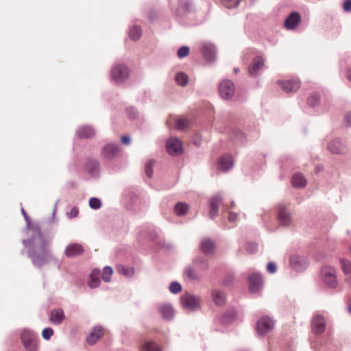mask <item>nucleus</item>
<instances>
[{
    "mask_svg": "<svg viewBox=\"0 0 351 351\" xmlns=\"http://www.w3.org/2000/svg\"><path fill=\"white\" fill-rule=\"evenodd\" d=\"M31 244L29 256L34 265L40 267L46 263L50 257L49 242L41 235H38L36 240L35 236L33 237Z\"/></svg>",
    "mask_w": 351,
    "mask_h": 351,
    "instance_id": "1",
    "label": "nucleus"
},
{
    "mask_svg": "<svg viewBox=\"0 0 351 351\" xmlns=\"http://www.w3.org/2000/svg\"><path fill=\"white\" fill-rule=\"evenodd\" d=\"M322 276L324 282L329 287L335 288L337 285L336 269L330 266H324L322 269Z\"/></svg>",
    "mask_w": 351,
    "mask_h": 351,
    "instance_id": "2",
    "label": "nucleus"
},
{
    "mask_svg": "<svg viewBox=\"0 0 351 351\" xmlns=\"http://www.w3.org/2000/svg\"><path fill=\"white\" fill-rule=\"evenodd\" d=\"M110 74L112 80L116 83H122L128 77L129 69L125 65H115L112 68Z\"/></svg>",
    "mask_w": 351,
    "mask_h": 351,
    "instance_id": "3",
    "label": "nucleus"
},
{
    "mask_svg": "<svg viewBox=\"0 0 351 351\" xmlns=\"http://www.w3.org/2000/svg\"><path fill=\"white\" fill-rule=\"evenodd\" d=\"M181 302L185 309L195 311L200 307L201 299L198 296L185 293L181 298Z\"/></svg>",
    "mask_w": 351,
    "mask_h": 351,
    "instance_id": "4",
    "label": "nucleus"
},
{
    "mask_svg": "<svg viewBox=\"0 0 351 351\" xmlns=\"http://www.w3.org/2000/svg\"><path fill=\"white\" fill-rule=\"evenodd\" d=\"M21 337L23 344L27 351H36L37 350V339L32 332L24 330Z\"/></svg>",
    "mask_w": 351,
    "mask_h": 351,
    "instance_id": "5",
    "label": "nucleus"
},
{
    "mask_svg": "<svg viewBox=\"0 0 351 351\" xmlns=\"http://www.w3.org/2000/svg\"><path fill=\"white\" fill-rule=\"evenodd\" d=\"M274 326V321L269 317H261L256 324V330L260 335H264L271 331Z\"/></svg>",
    "mask_w": 351,
    "mask_h": 351,
    "instance_id": "6",
    "label": "nucleus"
},
{
    "mask_svg": "<svg viewBox=\"0 0 351 351\" xmlns=\"http://www.w3.org/2000/svg\"><path fill=\"white\" fill-rule=\"evenodd\" d=\"M166 147L167 152L172 156L180 155L183 152L182 141L176 137L169 138Z\"/></svg>",
    "mask_w": 351,
    "mask_h": 351,
    "instance_id": "7",
    "label": "nucleus"
},
{
    "mask_svg": "<svg viewBox=\"0 0 351 351\" xmlns=\"http://www.w3.org/2000/svg\"><path fill=\"white\" fill-rule=\"evenodd\" d=\"M219 91L222 98L229 99L234 94V85L230 80H224L219 84Z\"/></svg>",
    "mask_w": 351,
    "mask_h": 351,
    "instance_id": "8",
    "label": "nucleus"
},
{
    "mask_svg": "<svg viewBox=\"0 0 351 351\" xmlns=\"http://www.w3.org/2000/svg\"><path fill=\"white\" fill-rule=\"evenodd\" d=\"M311 327L313 332L317 335L324 332L326 327L324 316L319 314L315 315L311 322Z\"/></svg>",
    "mask_w": 351,
    "mask_h": 351,
    "instance_id": "9",
    "label": "nucleus"
},
{
    "mask_svg": "<svg viewBox=\"0 0 351 351\" xmlns=\"http://www.w3.org/2000/svg\"><path fill=\"white\" fill-rule=\"evenodd\" d=\"M120 152L119 147L113 143L106 145L102 149L101 154L107 160H112L117 157Z\"/></svg>",
    "mask_w": 351,
    "mask_h": 351,
    "instance_id": "10",
    "label": "nucleus"
},
{
    "mask_svg": "<svg viewBox=\"0 0 351 351\" xmlns=\"http://www.w3.org/2000/svg\"><path fill=\"white\" fill-rule=\"evenodd\" d=\"M250 290L256 293L259 291L263 285V278L258 274H252L249 276Z\"/></svg>",
    "mask_w": 351,
    "mask_h": 351,
    "instance_id": "11",
    "label": "nucleus"
},
{
    "mask_svg": "<svg viewBox=\"0 0 351 351\" xmlns=\"http://www.w3.org/2000/svg\"><path fill=\"white\" fill-rule=\"evenodd\" d=\"M280 84L283 90L287 93L295 92L300 86V82L298 80L292 79L280 82Z\"/></svg>",
    "mask_w": 351,
    "mask_h": 351,
    "instance_id": "12",
    "label": "nucleus"
},
{
    "mask_svg": "<svg viewBox=\"0 0 351 351\" xmlns=\"http://www.w3.org/2000/svg\"><path fill=\"white\" fill-rule=\"evenodd\" d=\"M104 335V329L101 326L95 327L86 337V341L90 345L95 344Z\"/></svg>",
    "mask_w": 351,
    "mask_h": 351,
    "instance_id": "13",
    "label": "nucleus"
},
{
    "mask_svg": "<svg viewBox=\"0 0 351 351\" xmlns=\"http://www.w3.org/2000/svg\"><path fill=\"white\" fill-rule=\"evenodd\" d=\"M300 21V14L298 12H293L286 19L285 26L288 29H293L298 27Z\"/></svg>",
    "mask_w": 351,
    "mask_h": 351,
    "instance_id": "14",
    "label": "nucleus"
},
{
    "mask_svg": "<svg viewBox=\"0 0 351 351\" xmlns=\"http://www.w3.org/2000/svg\"><path fill=\"white\" fill-rule=\"evenodd\" d=\"M278 219L279 222L283 226H287L291 223V219L290 213L287 211V208L283 205L279 206Z\"/></svg>",
    "mask_w": 351,
    "mask_h": 351,
    "instance_id": "15",
    "label": "nucleus"
},
{
    "mask_svg": "<svg viewBox=\"0 0 351 351\" xmlns=\"http://www.w3.org/2000/svg\"><path fill=\"white\" fill-rule=\"evenodd\" d=\"M202 53L204 58L208 62H212L215 57V47L209 43L203 44L202 46Z\"/></svg>",
    "mask_w": 351,
    "mask_h": 351,
    "instance_id": "16",
    "label": "nucleus"
},
{
    "mask_svg": "<svg viewBox=\"0 0 351 351\" xmlns=\"http://www.w3.org/2000/svg\"><path fill=\"white\" fill-rule=\"evenodd\" d=\"M83 247L78 243H71L65 249V255L67 257H74L83 253Z\"/></svg>",
    "mask_w": 351,
    "mask_h": 351,
    "instance_id": "17",
    "label": "nucleus"
},
{
    "mask_svg": "<svg viewBox=\"0 0 351 351\" xmlns=\"http://www.w3.org/2000/svg\"><path fill=\"white\" fill-rule=\"evenodd\" d=\"M65 315L63 310L60 308L53 309L50 313L49 320L56 325L60 324L64 319Z\"/></svg>",
    "mask_w": 351,
    "mask_h": 351,
    "instance_id": "18",
    "label": "nucleus"
},
{
    "mask_svg": "<svg viewBox=\"0 0 351 351\" xmlns=\"http://www.w3.org/2000/svg\"><path fill=\"white\" fill-rule=\"evenodd\" d=\"M222 199L219 195L213 196L210 200V210L209 212V217L214 219L218 214V205L221 203Z\"/></svg>",
    "mask_w": 351,
    "mask_h": 351,
    "instance_id": "19",
    "label": "nucleus"
},
{
    "mask_svg": "<svg viewBox=\"0 0 351 351\" xmlns=\"http://www.w3.org/2000/svg\"><path fill=\"white\" fill-rule=\"evenodd\" d=\"M218 164L219 169L226 171L233 166L232 158L228 154H225L219 158Z\"/></svg>",
    "mask_w": 351,
    "mask_h": 351,
    "instance_id": "20",
    "label": "nucleus"
},
{
    "mask_svg": "<svg viewBox=\"0 0 351 351\" xmlns=\"http://www.w3.org/2000/svg\"><path fill=\"white\" fill-rule=\"evenodd\" d=\"M215 248V243L210 239H204L200 245L201 251L206 255L211 254Z\"/></svg>",
    "mask_w": 351,
    "mask_h": 351,
    "instance_id": "21",
    "label": "nucleus"
},
{
    "mask_svg": "<svg viewBox=\"0 0 351 351\" xmlns=\"http://www.w3.org/2000/svg\"><path fill=\"white\" fill-rule=\"evenodd\" d=\"M264 59L261 56L256 57L253 60L252 65L249 68L250 75H255L258 71L263 67Z\"/></svg>",
    "mask_w": 351,
    "mask_h": 351,
    "instance_id": "22",
    "label": "nucleus"
},
{
    "mask_svg": "<svg viewBox=\"0 0 351 351\" xmlns=\"http://www.w3.org/2000/svg\"><path fill=\"white\" fill-rule=\"evenodd\" d=\"M77 135L80 138H88L95 135V131L90 126H82L77 130Z\"/></svg>",
    "mask_w": 351,
    "mask_h": 351,
    "instance_id": "23",
    "label": "nucleus"
},
{
    "mask_svg": "<svg viewBox=\"0 0 351 351\" xmlns=\"http://www.w3.org/2000/svg\"><path fill=\"white\" fill-rule=\"evenodd\" d=\"M89 278V287L91 289L97 287L100 284V271L97 269H93L90 273Z\"/></svg>",
    "mask_w": 351,
    "mask_h": 351,
    "instance_id": "24",
    "label": "nucleus"
},
{
    "mask_svg": "<svg viewBox=\"0 0 351 351\" xmlns=\"http://www.w3.org/2000/svg\"><path fill=\"white\" fill-rule=\"evenodd\" d=\"M328 150L333 154H341L346 151V147L339 140H335L330 143Z\"/></svg>",
    "mask_w": 351,
    "mask_h": 351,
    "instance_id": "25",
    "label": "nucleus"
},
{
    "mask_svg": "<svg viewBox=\"0 0 351 351\" xmlns=\"http://www.w3.org/2000/svg\"><path fill=\"white\" fill-rule=\"evenodd\" d=\"M159 311L164 319L169 320L173 317L174 313L171 306L162 304L159 307Z\"/></svg>",
    "mask_w": 351,
    "mask_h": 351,
    "instance_id": "26",
    "label": "nucleus"
},
{
    "mask_svg": "<svg viewBox=\"0 0 351 351\" xmlns=\"http://www.w3.org/2000/svg\"><path fill=\"white\" fill-rule=\"evenodd\" d=\"M292 184L294 187H304L306 184V180L301 173H295L292 178Z\"/></svg>",
    "mask_w": 351,
    "mask_h": 351,
    "instance_id": "27",
    "label": "nucleus"
},
{
    "mask_svg": "<svg viewBox=\"0 0 351 351\" xmlns=\"http://www.w3.org/2000/svg\"><path fill=\"white\" fill-rule=\"evenodd\" d=\"M303 259L298 256V255H293L290 256L289 259V263L290 265L297 271L301 270L302 269V263Z\"/></svg>",
    "mask_w": 351,
    "mask_h": 351,
    "instance_id": "28",
    "label": "nucleus"
},
{
    "mask_svg": "<svg viewBox=\"0 0 351 351\" xmlns=\"http://www.w3.org/2000/svg\"><path fill=\"white\" fill-rule=\"evenodd\" d=\"M212 297L215 304L218 306H221L225 302V295L219 290H213L212 292Z\"/></svg>",
    "mask_w": 351,
    "mask_h": 351,
    "instance_id": "29",
    "label": "nucleus"
},
{
    "mask_svg": "<svg viewBox=\"0 0 351 351\" xmlns=\"http://www.w3.org/2000/svg\"><path fill=\"white\" fill-rule=\"evenodd\" d=\"M117 272L125 277H132L134 274V269L132 267H128L125 265H119L116 267Z\"/></svg>",
    "mask_w": 351,
    "mask_h": 351,
    "instance_id": "30",
    "label": "nucleus"
},
{
    "mask_svg": "<svg viewBox=\"0 0 351 351\" xmlns=\"http://www.w3.org/2000/svg\"><path fill=\"white\" fill-rule=\"evenodd\" d=\"M191 122L185 117H180L176 121L175 127L178 130H184L190 127Z\"/></svg>",
    "mask_w": 351,
    "mask_h": 351,
    "instance_id": "31",
    "label": "nucleus"
},
{
    "mask_svg": "<svg viewBox=\"0 0 351 351\" xmlns=\"http://www.w3.org/2000/svg\"><path fill=\"white\" fill-rule=\"evenodd\" d=\"M142 35V30L139 26H132L129 31L130 38L133 40H138Z\"/></svg>",
    "mask_w": 351,
    "mask_h": 351,
    "instance_id": "32",
    "label": "nucleus"
},
{
    "mask_svg": "<svg viewBox=\"0 0 351 351\" xmlns=\"http://www.w3.org/2000/svg\"><path fill=\"white\" fill-rule=\"evenodd\" d=\"M341 269L346 276L351 274V262L345 258H341L339 261Z\"/></svg>",
    "mask_w": 351,
    "mask_h": 351,
    "instance_id": "33",
    "label": "nucleus"
},
{
    "mask_svg": "<svg viewBox=\"0 0 351 351\" xmlns=\"http://www.w3.org/2000/svg\"><path fill=\"white\" fill-rule=\"evenodd\" d=\"M188 209V205L184 203L180 202L175 206V212L178 215H185L187 213Z\"/></svg>",
    "mask_w": 351,
    "mask_h": 351,
    "instance_id": "34",
    "label": "nucleus"
},
{
    "mask_svg": "<svg viewBox=\"0 0 351 351\" xmlns=\"http://www.w3.org/2000/svg\"><path fill=\"white\" fill-rule=\"evenodd\" d=\"M176 81L179 85L184 86L188 84L189 77L187 75L182 72H180L176 75Z\"/></svg>",
    "mask_w": 351,
    "mask_h": 351,
    "instance_id": "35",
    "label": "nucleus"
},
{
    "mask_svg": "<svg viewBox=\"0 0 351 351\" xmlns=\"http://www.w3.org/2000/svg\"><path fill=\"white\" fill-rule=\"evenodd\" d=\"M144 351H161L160 348L155 342L147 341L143 345Z\"/></svg>",
    "mask_w": 351,
    "mask_h": 351,
    "instance_id": "36",
    "label": "nucleus"
},
{
    "mask_svg": "<svg viewBox=\"0 0 351 351\" xmlns=\"http://www.w3.org/2000/svg\"><path fill=\"white\" fill-rule=\"evenodd\" d=\"M184 276L191 280H198L199 275L191 267H187L184 270Z\"/></svg>",
    "mask_w": 351,
    "mask_h": 351,
    "instance_id": "37",
    "label": "nucleus"
},
{
    "mask_svg": "<svg viewBox=\"0 0 351 351\" xmlns=\"http://www.w3.org/2000/svg\"><path fill=\"white\" fill-rule=\"evenodd\" d=\"M112 273H113V269L112 267H110L109 266L105 267L104 269L103 275H102L103 280L106 282H110V277H111Z\"/></svg>",
    "mask_w": 351,
    "mask_h": 351,
    "instance_id": "38",
    "label": "nucleus"
},
{
    "mask_svg": "<svg viewBox=\"0 0 351 351\" xmlns=\"http://www.w3.org/2000/svg\"><path fill=\"white\" fill-rule=\"evenodd\" d=\"M154 165V161L152 160H150L147 162L145 164V171L146 173V175L148 178H151L153 176V170L152 168Z\"/></svg>",
    "mask_w": 351,
    "mask_h": 351,
    "instance_id": "39",
    "label": "nucleus"
},
{
    "mask_svg": "<svg viewBox=\"0 0 351 351\" xmlns=\"http://www.w3.org/2000/svg\"><path fill=\"white\" fill-rule=\"evenodd\" d=\"M220 1L227 8H233L239 5L240 0H220Z\"/></svg>",
    "mask_w": 351,
    "mask_h": 351,
    "instance_id": "40",
    "label": "nucleus"
},
{
    "mask_svg": "<svg viewBox=\"0 0 351 351\" xmlns=\"http://www.w3.org/2000/svg\"><path fill=\"white\" fill-rule=\"evenodd\" d=\"M89 206L93 209H98L101 207V202L98 198L91 197L89 199Z\"/></svg>",
    "mask_w": 351,
    "mask_h": 351,
    "instance_id": "41",
    "label": "nucleus"
},
{
    "mask_svg": "<svg viewBox=\"0 0 351 351\" xmlns=\"http://www.w3.org/2000/svg\"><path fill=\"white\" fill-rule=\"evenodd\" d=\"M202 264V269L203 270H206L208 269V261L203 258H196L195 260H194V264L195 265H199V264Z\"/></svg>",
    "mask_w": 351,
    "mask_h": 351,
    "instance_id": "42",
    "label": "nucleus"
},
{
    "mask_svg": "<svg viewBox=\"0 0 351 351\" xmlns=\"http://www.w3.org/2000/svg\"><path fill=\"white\" fill-rule=\"evenodd\" d=\"M169 290L173 293H178L181 291L182 287L180 283L173 282L170 285Z\"/></svg>",
    "mask_w": 351,
    "mask_h": 351,
    "instance_id": "43",
    "label": "nucleus"
},
{
    "mask_svg": "<svg viewBox=\"0 0 351 351\" xmlns=\"http://www.w3.org/2000/svg\"><path fill=\"white\" fill-rule=\"evenodd\" d=\"M189 48L186 46L180 47L178 51V56L180 58H183L189 55Z\"/></svg>",
    "mask_w": 351,
    "mask_h": 351,
    "instance_id": "44",
    "label": "nucleus"
},
{
    "mask_svg": "<svg viewBox=\"0 0 351 351\" xmlns=\"http://www.w3.org/2000/svg\"><path fill=\"white\" fill-rule=\"evenodd\" d=\"M97 167L98 163L95 160H90L86 165V168L90 173L93 172L97 168Z\"/></svg>",
    "mask_w": 351,
    "mask_h": 351,
    "instance_id": "45",
    "label": "nucleus"
},
{
    "mask_svg": "<svg viewBox=\"0 0 351 351\" xmlns=\"http://www.w3.org/2000/svg\"><path fill=\"white\" fill-rule=\"evenodd\" d=\"M53 335V330L51 328H46L42 331V336L46 340H49Z\"/></svg>",
    "mask_w": 351,
    "mask_h": 351,
    "instance_id": "46",
    "label": "nucleus"
},
{
    "mask_svg": "<svg viewBox=\"0 0 351 351\" xmlns=\"http://www.w3.org/2000/svg\"><path fill=\"white\" fill-rule=\"evenodd\" d=\"M319 101V97L316 94L312 95L308 99V103L311 106H315Z\"/></svg>",
    "mask_w": 351,
    "mask_h": 351,
    "instance_id": "47",
    "label": "nucleus"
},
{
    "mask_svg": "<svg viewBox=\"0 0 351 351\" xmlns=\"http://www.w3.org/2000/svg\"><path fill=\"white\" fill-rule=\"evenodd\" d=\"M79 213L78 208L76 206H74L71 208L69 213H67V215L69 218H73L77 216Z\"/></svg>",
    "mask_w": 351,
    "mask_h": 351,
    "instance_id": "48",
    "label": "nucleus"
},
{
    "mask_svg": "<svg viewBox=\"0 0 351 351\" xmlns=\"http://www.w3.org/2000/svg\"><path fill=\"white\" fill-rule=\"evenodd\" d=\"M267 269L268 272H269L271 274L275 273L276 271V264L273 262L269 263L267 265Z\"/></svg>",
    "mask_w": 351,
    "mask_h": 351,
    "instance_id": "49",
    "label": "nucleus"
},
{
    "mask_svg": "<svg viewBox=\"0 0 351 351\" xmlns=\"http://www.w3.org/2000/svg\"><path fill=\"white\" fill-rule=\"evenodd\" d=\"M343 9L346 12L351 11V0H346L343 3Z\"/></svg>",
    "mask_w": 351,
    "mask_h": 351,
    "instance_id": "50",
    "label": "nucleus"
},
{
    "mask_svg": "<svg viewBox=\"0 0 351 351\" xmlns=\"http://www.w3.org/2000/svg\"><path fill=\"white\" fill-rule=\"evenodd\" d=\"M257 246L256 244H247L246 249L249 253H253L256 250Z\"/></svg>",
    "mask_w": 351,
    "mask_h": 351,
    "instance_id": "51",
    "label": "nucleus"
},
{
    "mask_svg": "<svg viewBox=\"0 0 351 351\" xmlns=\"http://www.w3.org/2000/svg\"><path fill=\"white\" fill-rule=\"evenodd\" d=\"M237 214L233 212H230L229 216H228V220L230 222H234L237 219Z\"/></svg>",
    "mask_w": 351,
    "mask_h": 351,
    "instance_id": "52",
    "label": "nucleus"
},
{
    "mask_svg": "<svg viewBox=\"0 0 351 351\" xmlns=\"http://www.w3.org/2000/svg\"><path fill=\"white\" fill-rule=\"evenodd\" d=\"M121 141L125 145H129L130 143V138L128 136H123L121 137Z\"/></svg>",
    "mask_w": 351,
    "mask_h": 351,
    "instance_id": "53",
    "label": "nucleus"
},
{
    "mask_svg": "<svg viewBox=\"0 0 351 351\" xmlns=\"http://www.w3.org/2000/svg\"><path fill=\"white\" fill-rule=\"evenodd\" d=\"M346 121L348 125H351V112L347 114Z\"/></svg>",
    "mask_w": 351,
    "mask_h": 351,
    "instance_id": "54",
    "label": "nucleus"
},
{
    "mask_svg": "<svg viewBox=\"0 0 351 351\" xmlns=\"http://www.w3.org/2000/svg\"><path fill=\"white\" fill-rule=\"evenodd\" d=\"M347 77L351 82V68L348 70L347 73Z\"/></svg>",
    "mask_w": 351,
    "mask_h": 351,
    "instance_id": "55",
    "label": "nucleus"
},
{
    "mask_svg": "<svg viewBox=\"0 0 351 351\" xmlns=\"http://www.w3.org/2000/svg\"><path fill=\"white\" fill-rule=\"evenodd\" d=\"M346 282L351 285V276H349L346 278Z\"/></svg>",
    "mask_w": 351,
    "mask_h": 351,
    "instance_id": "56",
    "label": "nucleus"
},
{
    "mask_svg": "<svg viewBox=\"0 0 351 351\" xmlns=\"http://www.w3.org/2000/svg\"><path fill=\"white\" fill-rule=\"evenodd\" d=\"M22 213L24 215V216L26 217V213L23 209H22Z\"/></svg>",
    "mask_w": 351,
    "mask_h": 351,
    "instance_id": "57",
    "label": "nucleus"
},
{
    "mask_svg": "<svg viewBox=\"0 0 351 351\" xmlns=\"http://www.w3.org/2000/svg\"><path fill=\"white\" fill-rule=\"evenodd\" d=\"M349 312L351 313V305L349 306Z\"/></svg>",
    "mask_w": 351,
    "mask_h": 351,
    "instance_id": "58",
    "label": "nucleus"
}]
</instances>
